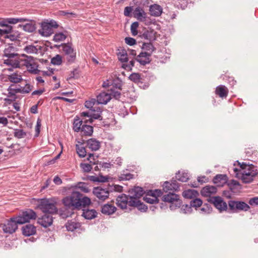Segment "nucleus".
I'll return each instance as SVG.
<instances>
[{
  "label": "nucleus",
  "mask_w": 258,
  "mask_h": 258,
  "mask_svg": "<svg viewBox=\"0 0 258 258\" xmlns=\"http://www.w3.org/2000/svg\"><path fill=\"white\" fill-rule=\"evenodd\" d=\"M129 79L135 83H138L141 79V75L139 73H132L130 75Z\"/></svg>",
  "instance_id": "52"
},
{
  "label": "nucleus",
  "mask_w": 258,
  "mask_h": 258,
  "mask_svg": "<svg viewBox=\"0 0 258 258\" xmlns=\"http://www.w3.org/2000/svg\"><path fill=\"white\" fill-rule=\"evenodd\" d=\"M87 147L92 151H97L100 147V143L96 139L91 138L87 141Z\"/></svg>",
  "instance_id": "28"
},
{
  "label": "nucleus",
  "mask_w": 258,
  "mask_h": 258,
  "mask_svg": "<svg viewBox=\"0 0 258 258\" xmlns=\"http://www.w3.org/2000/svg\"><path fill=\"white\" fill-rule=\"evenodd\" d=\"M227 179L228 178L226 174H217L214 177L213 181L214 184L220 186L226 183Z\"/></svg>",
  "instance_id": "27"
},
{
  "label": "nucleus",
  "mask_w": 258,
  "mask_h": 258,
  "mask_svg": "<svg viewBox=\"0 0 258 258\" xmlns=\"http://www.w3.org/2000/svg\"><path fill=\"white\" fill-rule=\"evenodd\" d=\"M203 201L199 198H195L190 202V206L192 207L198 208L202 206Z\"/></svg>",
  "instance_id": "48"
},
{
  "label": "nucleus",
  "mask_w": 258,
  "mask_h": 258,
  "mask_svg": "<svg viewBox=\"0 0 258 258\" xmlns=\"http://www.w3.org/2000/svg\"><path fill=\"white\" fill-rule=\"evenodd\" d=\"M144 200L146 202L151 204L158 203L159 202L158 198H157L156 197H151L145 196V197H144Z\"/></svg>",
  "instance_id": "51"
},
{
  "label": "nucleus",
  "mask_w": 258,
  "mask_h": 258,
  "mask_svg": "<svg viewBox=\"0 0 258 258\" xmlns=\"http://www.w3.org/2000/svg\"><path fill=\"white\" fill-rule=\"evenodd\" d=\"M162 191L160 189L149 190L146 192V196L154 197H160L162 195Z\"/></svg>",
  "instance_id": "41"
},
{
  "label": "nucleus",
  "mask_w": 258,
  "mask_h": 258,
  "mask_svg": "<svg viewBox=\"0 0 258 258\" xmlns=\"http://www.w3.org/2000/svg\"><path fill=\"white\" fill-rule=\"evenodd\" d=\"M41 47L39 46L38 48L33 45H27L24 48V50L27 53L37 54L38 50H41Z\"/></svg>",
  "instance_id": "34"
},
{
  "label": "nucleus",
  "mask_w": 258,
  "mask_h": 258,
  "mask_svg": "<svg viewBox=\"0 0 258 258\" xmlns=\"http://www.w3.org/2000/svg\"><path fill=\"white\" fill-rule=\"evenodd\" d=\"M179 185L176 180L172 179L171 182L168 181L164 182L163 185V189L167 192L170 190L176 191L178 189Z\"/></svg>",
  "instance_id": "17"
},
{
  "label": "nucleus",
  "mask_w": 258,
  "mask_h": 258,
  "mask_svg": "<svg viewBox=\"0 0 258 258\" xmlns=\"http://www.w3.org/2000/svg\"><path fill=\"white\" fill-rule=\"evenodd\" d=\"M124 40L125 42L130 46H133L136 43V39L132 37H126Z\"/></svg>",
  "instance_id": "60"
},
{
  "label": "nucleus",
  "mask_w": 258,
  "mask_h": 258,
  "mask_svg": "<svg viewBox=\"0 0 258 258\" xmlns=\"http://www.w3.org/2000/svg\"><path fill=\"white\" fill-rule=\"evenodd\" d=\"M14 136L17 138L22 139L26 136V133L23 130L15 129L14 133Z\"/></svg>",
  "instance_id": "45"
},
{
  "label": "nucleus",
  "mask_w": 258,
  "mask_h": 258,
  "mask_svg": "<svg viewBox=\"0 0 258 258\" xmlns=\"http://www.w3.org/2000/svg\"><path fill=\"white\" fill-rule=\"evenodd\" d=\"M117 206L121 209H125L127 208V205H129L130 195L126 196L122 194L118 196L116 199Z\"/></svg>",
  "instance_id": "15"
},
{
  "label": "nucleus",
  "mask_w": 258,
  "mask_h": 258,
  "mask_svg": "<svg viewBox=\"0 0 258 258\" xmlns=\"http://www.w3.org/2000/svg\"><path fill=\"white\" fill-rule=\"evenodd\" d=\"M135 60H131L128 64H122V68L126 70L131 71L135 65Z\"/></svg>",
  "instance_id": "55"
},
{
  "label": "nucleus",
  "mask_w": 258,
  "mask_h": 258,
  "mask_svg": "<svg viewBox=\"0 0 258 258\" xmlns=\"http://www.w3.org/2000/svg\"><path fill=\"white\" fill-rule=\"evenodd\" d=\"M217 192V188L213 185H207L201 190V195L204 197H209L212 194H215Z\"/></svg>",
  "instance_id": "23"
},
{
  "label": "nucleus",
  "mask_w": 258,
  "mask_h": 258,
  "mask_svg": "<svg viewBox=\"0 0 258 258\" xmlns=\"http://www.w3.org/2000/svg\"><path fill=\"white\" fill-rule=\"evenodd\" d=\"M75 187L76 188L80 189L82 191L84 192H89L88 187H87V184L84 182H78Z\"/></svg>",
  "instance_id": "49"
},
{
  "label": "nucleus",
  "mask_w": 258,
  "mask_h": 258,
  "mask_svg": "<svg viewBox=\"0 0 258 258\" xmlns=\"http://www.w3.org/2000/svg\"><path fill=\"white\" fill-rule=\"evenodd\" d=\"M199 195L198 192L195 189H187L182 192V196L187 199L196 198Z\"/></svg>",
  "instance_id": "31"
},
{
  "label": "nucleus",
  "mask_w": 258,
  "mask_h": 258,
  "mask_svg": "<svg viewBox=\"0 0 258 258\" xmlns=\"http://www.w3.org/2000/svg\"><path fill=\"white\" fill-rule=\"evenodd\" d=\"M38 207L45 214H47V213L53 214L57 212L55 204L50 199H41L38 205Z\"/></svg>",
  "instance_id": "5"
},
{
  "label": "nucleus",
  "mask_w": 258,
  "mask_h": 258,
  "mask_svg": "<svg viewBox=\"0 0 258 258\" xmlns=\"http://www.w3.org/2000/svg\"><path fill=\"white\" fill-rule=\"evenodd\" d=\"M142 48L146 51V52L149 55H151L152 52L155 50V48L153 46V44L150 41L149 43L144 42L142 44Z\"/></svg>",
  "instance_id": "35"
},
{
  "label": "nucleus",
  "mask_w": 258,
  "mask_h": 258,
  "mask_svg": "<svg viewBox=\"0 0 258 258\" xmlns=\"http://www.w3.org/2000/svg\"><path fill=\"white\" fill-rule=\"evenodd\" d=\"M111 85L112 86L111 88L114 89L115 90H121L122 84L121 81H118L117 82H114Z\"/></svg>",
  "instance_id": "62"
},
{
  "label": "nucleus",
  "mask_w": 258,
  "mask_h": 258,
  "mask_svg": "<svg viewBox=\"0 0 258 258\" xmlns=\"http://www.w3.org/2000/svg\"><path fill=\"white\" fill-rule=\"evenodd\" d=\"M108 190H109V192H112L113 191H117V192H121L123 189V187L117 184H110L108 183L107 185Z\"/></svg>",
  "instance_id": "38"
},
{
  "label": "nucleus",
  "mask_w": 258,
  "mask_h": 258,
  "mask_svg": "<svg viewBox=\"0 0 258 258\" xmlns=\"http://www.w3.org/2000/svg\"><path fill=\"white\" fill-rule=\"evenodd\" d=\"M16 217L18 220L16 222L19 224H23L29 222L31 220H35L37 217V215L33 210L27 209L22 211L19 215Z\"/></svg>",
  "instance_id": "8"
},
{
  "label": "nucleus",
  "mask_w": 258,
  "mask_h": 258,
  "mask_svg": "<svg viewBox=\"0 0 258 258\" xmlns=\"http://www.w3.org/2000/svg\"><path fill=\"white\" fill-rule=\"evenodd\" d=\"M84 124L82 126L81 130L80 131L82 134L83 135L87 136H92L93 133V127L92 126L90 125H87V123L85 122V120L84 121Z\"/></svg>",
  "instance_id": "29"
},
{
  "label": "nucleus",
  "mask_w": 258,
  "mask_h": 258,
  "mask_svg": "<svg viewBox=\"0 0 258 258\" xmlns=\"http://www.w3.org/2000/svg\"><path fill=\"white\" fill-rule=\"evenodd\" d=\"M151 56V55H149V54L146 52H142L137 56L136 60L138 61L141 65L145 66L150 63L151 61L150 59Z\"/></svg>",
  "instance_id": "19"
},
{
  "label": "nucleus",
  "mask_w": 258,
  "mask_h": 258,
  "mask_svg": "<svg viewBox=\"0 0 258 258\" xmlns=\"http://www.w3.org/2000/svg\"><path fill=\"white\" fill-rule=\"evenodd\" d=\"M134 177V175L126 172L125 171L123 170L122 171V173L120 174V175L118 176V178L120 181L121 180H128L131 179H132Z\"/></svg>",
  "instance_id": "40"
},
{
  "label": "nucleus",
  "mask_w": 258,
  "mask_h": 258,
  "mask_svg": "<svg viewBox=\"0 0 258 258\" xmlns=\"http://www.w3.org/2000/svg\"><path fill=\"white\" fill-rule=\"evenodd\" d=\"M228 206L233 212H237L238 211H247L250 209L249 206L242 201L230 200L228 202Z\"/></svg>",
  "instance_id": "11"
},
{
  "label": "nucleus",
  "mask_w": 258,
  "mask_h": 258,
  "mask_svg": "<svg viewBox=\"0 0 258 258\" xmlns=\"http://www.w3.org/2000/svg\"><path fill=\"white\" fill-rule=\"evenodd\" d=\"M140 37L142 38L149 40L153 41L155 39V35L153 31L146 30L143 33H140Z\"/></svg>",
  "instance_id": "32"
},
{
  "label": "nucleus",
  "mask_w": 258,
  "mask_h": 258,
  "mask_svg": "<svg viewBox=\"0 0 258 258\" xmlns=\"http://www.w3.org/2000/svg\"><path fill=\"white\" fill-rule=\"evenodd\" d=\"M8 90H10V91H13L15 93H21V88L17 87L14 85H11L8 89Z\"/></svg>",
  "instance_id": "61"
},
{
  "label": "nucleus",
  "mask_w": 258,
  "mask_h": 258,
  "mask_svg": "<svg viewBox=\"0 0 258 258\" xmlns=\"http://www.w3.org/2000/svg\"><path fill=\"white\" fill-rule=\"evenodd\" d=\"M22 230L23 234L26 236L34 235L36 232V227L33 225L30 224L24 226Z\"/></svg>",
  "instance_id": "25"
},
{
  "label": "nucleus",
  "mask_w": 258,
  "mask_h": 258,
  "mask_svg": "<svg viewBox=\"0 0 258 258\" xmlns=\"http://www.w3.org/2000/svg\"><path fill=\"white\" fill-rule=\"evenodd\" d=\"M118 56L119 60L121 62H126L128 60L127 54H122L120 55H118Z\"/></svg>",
  "instance_id": "64"
},
{
  "label": "nucleus",
  "mask_w": 258,
  "mask_h": 258,
  "mask_svg": "<svg viewBox=\"0 0 258 258\" xmlns=\"http://www.w3.org/2000/svg\"><path fill=\"white\" fill-rule=\"evenodd\" d=\"M110 100V94L105 92H101L97 96V103L98 104H106Z\"/></svg>",
  "instance_id": "21"
},
{
  "label": "nucleus",
  "mask_w": 258,
  "mask_h": 258,
  "mask_svg": "<svg viewBox=\"0 0 258 258\" xmlns=\"http://www.w3.org/2000/svg\"><path fill=\"white\" fill-rule=\"evenodd\" d=\"M248 204L252 206H258V197H255L249 199Z\"/></svg>",
  "instance_id": "63"
},
{
  "label": "nucleus",
  "mask_w": 258,
  "mask_h": 258,
  "mask_svg": "<svg viewBox=\"0 0 258 258\" xmlns=\"http://www.w3.org/2000/svg\"><path fill=\"white\" fill-rule=\"evenodd\" d=\"M62 203L64 206V210H60V216L63 218L71 217L74 214V210L79 209L81 207H85L91 204L90 199L84 196L77 190L73 191L70 196L63 198Z\"/></svg>",
  "instance_id": "1"
},
{
  "label": "nucleus",
  "mask_w": 258,
  "mask_h": 258,
  "mask_svg": "<svg viewBox=\"0 0 258 258\" xmlns=\"http://www.w3.org/2000/svg\"><path fill=\"white\" fill-rule=\"evenodd\" d=\"M51 63L53 65H60L62 63L61 56L59 54L56 55L54 57L51 58Z\"/></svg>",
  "instance_id": "47"
},
{
  "label": "nucleus",
  "mask_w": 258,
  "mask_h": 258,
  "mask_svg": "<svg viewBox=\"0 0 258 258\" xmlns=\"http://www.w3.org/2000/svg\"><path fill=\"white\" fill-rule=\"evenodd\" d=\"M215 92L221 98H224L227 97L228 90L225 86L220 85L217 87Z\"/></svg>",
  "instance_id": "30"
},
{
  "label": "nucleus",
  "mask_w": 258,
  "mask_h": 258,
  "mask_svg": "<svg viewBox=\"0 0 258 258\" xmlns=\"http://www.w3.org/2000/svg\"><path fill=\"white\" fill-rule=\"evenodd\" d=\"M79 77V71L77 69H75L71 72L68 80H71L74 78H78Z\"/></svg>",
  "instance_id": "57"
},
{
  "label": "nucleus",
  "mask_w": 258,
  "mask_h": 258,
  "mask_svg": "<svg viewBox=\"0 0 258 258\" xmlns=\"http://www.w3.org/2000/svg\"><path fill=\"white\" fill-rule=\"evenodd\" d=\"M208 201L213 204L220 212L226 211L227 209V203L219 196L210 198L208 199Z\"/></svg>",
  "instance_id": "13"
},
{
  "label": "nucleus",
  "mask_w": 258,
  "mask_h": 258,
  "mask_svg": "<svg viewBox=\"0 0 258 258\" xmlns=\"http://www.w3.org/2000/svg\"><path fill=\"white\" fill-rule=\"evenodd\" d=\"M8 79L11 82L14 83H19L23 80L22 76L16 73L9 75Z\"/></svg>",
  "instance_id": "37"
},
{
  "label": "nucleus",
  "mask_w": 258,
  "mask_h": 258,
  "mask_svg": "<svg viewBox=\"0 0 258 258\" xmlns=\"http://www.w3.org/2000/svg\"><path fill=\"white\" fill-rule=\"evenodd\" d=\"M133 16L138 20L141 22H144L147 25L149 24L148 22L147 14L144 9L140 7H137L133 10Z\"/></svg>",
  "instance_id": "14"
},
{
  "label": "nucleus",
  "mask_w": 258,
  "mask_h": 258,
  "mask_svg": "<svg viewBox=\"0 0 258 258\" xmlns=\"http://www.w3.org/2000/svg\"><path fill=\"white\" fill-rule=\"evenodd\" d=\"M80 167L85 172H89L92 169L91 165L87 163H81Z\"/></svg>",
  "instance_id": "56"
},
{
  "label": "nucleus",
  "mask_w": 258,
  "mask_h": 258,
  "mask_svg": "<svg viewBox=\"0 0 258 258\" xmlns=\"http://www.w3.org/2000/svg\"><path fill=\"white\" fill-rule=\"evenodd\" d=\"M80 226L79 223L74 221H69L66 224V228L68 231H73Z\"/></svg>",
  "instance_id": "43"
},
{
  "label": "nucleus",
  "mask_w": 258,
  "mask_h": 258,
  "mask_svg": "<svg viewBox=\"0 0 258 258\" xmlns=\"http://www.w3.org/2000/svg\"><path fill=\"white\" fill-rule=\"evenodd\" d=\"M5 38H9L10 40L12 41H15L18 40L20 38L19 34H9L7 35L5 37Z\"/></svg>",
  "instance_id": "58"
},
{
  "label": "nucleus",
  "mask_w": 258,
  "mask_h": 258,
  "mask_svg": "<svg viewBox=\"0 0 258 258\" xmlns=\"http://www.w3.org/2000/svg\"><path fill=\"white\" fill-rule=\"evenodd\" d=\"M83 120H80L79 118L74 119L73 129L75 132H79L81 130L82 126L83 125Z\"/></svg>",
  "instance_id": "39"
},
{
  "label": "nucleus",
  "mask_w": 258,
  "mask_h": 258,
  "mask_svg": "<svg viewBox=\"0 0 258 258\" xmlns=\"http://www.w3.org/2000/svg\"><path fill=\"white\" fill-rule=\"evenodd\" d=\"M17 51L18 48L15 44L9 43L6 45L3 57L7 58L4 60V63L13 68H20V56Z\"/></svg>",
  "instance_id": "3"
},
{
  "label": "nucleus",
  "mask_w": 258,
  "mask_h": 258,
  "mask_svg": "<svg viewBox=\"0 0 258 258\" xmlns=\"http://www.w3.org/2000/svg\"><path fill=\"white\" fill-rule=\"evenodd\" d=\"M41 29L39 30V33L43 36L48 37L53 33V29L49 26L48 22H42L41 24Z\"/></svg>",
  "instance_id": "20"
},
{
  "label": "nucleus",
  "mask_w": 258,
  "mask_h": 258,
  "mask_svg": "<svg viewBox=\"0 0 258 258\" xmlns=\"http://www.w3.org/2000/svg\"><path fill=\"white\" fill-rule=\"evenodd\" d=\"M201 213L210 214L212 211V208L210 204H205L203 207L200 209Z\"/></svg>",
  "instance_id": "46"
},
{
  "label": "nucleus",
  "mask_w": 258,
  "mask_h": 258,
  "mask_svg": "<svg viewBox=\"0 0 258 258\" xmlns=\"http://www.w3.org/2000/svg\"><path fill=\"white\" fill-rule=\"evenodd\" d=\"M17 221L16 217H12L6 223L1 224L0 227L2 228L4 233L12 234L18 229L17 225L19 223L16 222Z\"/></svg>",
  "instance_id": "9"
},
{
  "label": "nucleus",
  "mask_w": 258,
  "mask_h": 258,
  "mask_svg": "<svg viewBox=\"0 0 258 258\" xmlns=\"http://www.w3.org/2000/svg\"><path fill=\"white\" fill-rule=\"evenodd\" d=\"M93 193L99 200L102 201L108 199L110 194L107 185L94 187Z\"/></svg>",
  "instance_id": "12"
},
{
  "label": "nucleus",
  "mask_w": 258,
  "mask_h": 258,
  "mask_svg": "<svg viewBox=\"0 0 258 258\" xmlns=\"http://www.w3.org/2000/svg\"><path fill=\"white\" fill-rule=\"evenodd\" d=\"M236 164L240 167V169L233 168V171L236 176L240 177L244 183H249L252 182L253 178L258 173L256 167L252 164L249 165L244 162L240 163L238 161H235L234 166H236Z\"/></svg>",
  "instance_id": "2"
},
{
  "label": "nucleus",
  "mask_w": 258,
  "mask_h": 258,
  "mask_svg": "<svg viewBox=\"0 0 258 258\" xmlns=\"http://www.w3.org/2000/svg\"><path fill=\"white\" fill-rule=\"evenodd\" d=\"M110 92L109 94H110L111 98L112 97L116 100H119L121 96L120 91L112 88L110 89Z\"/></svg>",
  "instance_id": "44"
},
{
  "label": "nucleus",
  "mask_w": 258,
  "mask_h": 258,
  "mask_svg": "<svg viewBox=\"0 0 258 258\" xmlns=\"http://www.w3.org/2000/svg\"><path fill=\"white\" fill-rule=\"evenodd\" d=\"M129 206L137 208L142 212H145L148 208L143 203L138 199L143 196L145 191L142 187L135 186L129 190Z\"/></svg>",
  "instance_id": "4"
},
{
  "label": "nucleus",
  "mask_w": 258,
  "mask_h": 258,
  "mask_svg": "<svg viewBox=\"0 0 258 258\" xmlns=\"http://www.w3.org/2000/svg\"><path fill=\"white\" fill-rule=\"evenodd\" d=\"M23 56L26 57L24 60V65L29 73L33 74H38L41 72V71L38 69V64L35 61L33 56H28L26 54H23Z\"/></svg>",
  "instance_id": "10"
},
{
  "label": "nucleus",
  "mask_w": 258,
  "mask_h": 258,
  "mask_svg": "<svg viewBox=\"0 0 258 258\" xmlns=\"http://www.w3.org/2000/svg\"><path fill=\"white\" fill-rule=\"evenodd\" d=\"M82 216L86 219L91 220L97 217V212L95 209H89L88 208H84L83 210Z\"/></svg>",
  "instance_id": "22"
},
{
  "label": "nucleus",
  "mask_w": 258,
  "mask_h": 258,
  "mask_svg": "<svg viewBox=\"0 0 258 258\" xmlns=\"http://www.w3.org/2000/svg\"><path fill=\"white\" fill-rule=\"evenodd\" d=\"M21 88V93H28L32 90V86L29 84H26L24 88Z\"/></svg>",
  "instance_id": "59"
},
{
  "label": "nucleus",
  "mask_w": 258,
  "mask_h": 258,
  "mask_svg": "<svg viewBox=\"0 0 258 258\" xmlns=\"http://www.w3.org/2000/svg\"><path fill=\"white\" fill-rule=\"evenodd\" d=\"M38 223L44 228H47L52 225L53 222L52 217L48 214H44L41 218H39Z\"/></svg>",
  "instance_id": "18"
},
{
  "label": "nucleus",
  "mask_w": 258,
  "mask_h": 258,
  "mask_svg": "<svg viewBox=\"0 0 258 258\" xmlns=\"http://www.w3.org/2000/svg\"><path fill=\"white\" fill-rule=\"evenodd\" d=\"M162 200L164 202L170 204L169 208L171 210L179 208L182 204L181 200L179 199V195L170 192L164 195L162 197Z\"/></svg>",
  "instance_id": "6"
},
{
  "label": "nucleus",
  "mask_w": 258,
  "mask_h": 258,
  "mask_svg": "<svg viewBox=\"0 0 258 258\" xmlns=\"http://www.w3.org/2000/svg\"><path fill=\"white\" fill-rule=\"evenodd\" d=\"M163 9L158 4H153L149 7L150 15L155 17H159L162 13Z\"/></svg>",
  "instance_id": "24"
},
{
  "label": "nucleus",
  "mask_w": 258,
  "mask_h": 258,
  "mask_svg": "<svg viewBox=\"0 0 258 258\" xmlns=\"http://www.w3.org/2000/svg\"><path fill=\"white\" fill-rule=\"evenodd\" d=\"M175 177L176 179L181 182H186L189 179L188 173L185 172L181 173L180 171H178L176 174Z\"/></svg>",
  "instance_id": "36"
},
{
  "label": "nucleus",
  "mask_w": 258,
  "mask_h": 258,
  "mask_svg": "<svg viewBox=\"0 0 258 258\" xmlns=\"http://www.w3.org/2000/svg\"><path fill=\"white\" fill-rule=\"evenodd\" d=\"M91 111V118L88 120H85V122L88 123L89 122L92 123L94 119H99L100 120H103V117L101 116L102 109L99 107H95L92 109Z\"/></svg>",
  "instance_id": "16"
},
{
  "label": "nucleus",
  "mask_w": 258,
  "mask_h": 258,
  "mask_svg": "<svg viewBox=\"0 0 258 258\" xmlns=\"http://www.w3.org/2000/svg\"><path fill=\"white\" fill-rule=\"evenodd\" d=\"M139 26V23L135 22L133 23L131 26V31L133 36H136L138 34L137 28Z\"/></svg>",
  "instance_id": "53"
},
{
  "label": "nucleus",
  "mask_w": 258,
  "mask_h": 258,
  "mask_svg": "<svg viewBox=\"0 0 258 258\" xmlns=\"http://www.w3.org/2000/svg\"><path fill=\"white\" fill-rule=\"evenodd\" d=\"M180 210L183 213L188 214L192 212V208L190 206V204H185L182 206Z\"/></svg>",
  "instance_id": "54"
},
{
  "label": "nucleus",
  "mask_w": 258,
  "mask_h": 258,
  "mask_svg": "<svg viewBox=\"0 0 258 258\" xmlns=\"http://www.w3.org/2000/svg\"><path fill=\"white\" fill-rule=\"evenodd\" d=\"M54 47L59 48L62 47V50L66 56V59L70 63L75 62L76 58V50L72 47L71 43H63L60 45H55Z\"/></svg>",
  "instance_id": "7"
},
{
  "label": "nucleus",
  "mask_w": 258,
  "mask_h": 258,
  "mask_svg": "<svg viewBox=\"0 0 258 258\" xmlns=\"http://www.w3.org/2000/svg\"><path fill=\"white\" fill-rule=\"evenodd\" d=\"M76 149L77 154L79 156L83 158L85 157L86 155V151L84 147L82 146V145H76Z\"/></svg>",
  "instance_id": "42"
},
{
  "label": "nucleus",
  "mask_w": 258,
  "mask_h": 258,
  "mask_svg": "<svg viewBox=\"0 0 258 258\" xmlns=\"http://www.w3.org/2000/svg\"><path fill=\"white\" fill-rule=\"evenodd\" d=\"M116 210V208L110 204H106L101 207V212L102 214L110 215L113 214Z\"/></svg>",
  "instance_id": "26"
},
{
  "label": "nucleus",
  "mask_w": 258,
  "mask_h": 258,
  "mask_svg": "<svg viewBox=\"0 0 258 258\" xmlns=\"http://www.w3.org/2000/svg\"><path fill=\"white\" fill-rule=\"evenodd\" d=\"M66 36L62 32L56 33L53 36V40L55 42H59L64 40Z\"/></svg>",
  "instance_id": "50"
},
{
  "label": "nucleus",
  "mask_w": 258,
  "mask_h": 258,
  "mask_svg": "<svg viewBox=\"0 0 258 258\" xmlns=\"http://www.w3.org/2000/svg\"><path fill=\"white\" fill-rule=\"evenodd\" d=\"M26 24L22 26L23 29L28 32H33L36 29L35 24L34 21L29 20Z\"/></svg>",
  "instance_id": "33"
}]
</instances>
